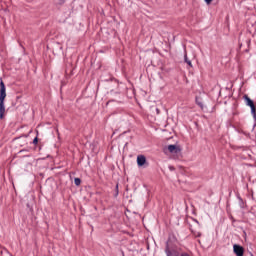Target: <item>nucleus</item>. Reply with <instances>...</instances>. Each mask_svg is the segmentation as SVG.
<instances>
[{
    "instance_id": "f257e3e1",
    "label": "nucleus",
    "mask_w": 256,
    "mask_h": 256,
    "mask_svg": "<svg viewBox=\"0 0 256 256\" xmlns=\"http://www.w3.org/2000/svg\"><path fill=\"white\" fill-rule=\"evenodd\" d=\"M5 97H7V92L5 88V83L3 80L0 81V119L5 117Z\"/></svg>"
},
{
    "instance_id": "7ed1b4c3",
    "label": "nucleus",
    "mask_w": 256,
    "mask_h": 256,
    "mask_svg": "<svg viewBox=\"0 0 256 256\" xmlns=\"http://www.w3.org/2000/svg\"><path fill=\"white\" fill-rule=\"evenodd\" d=\"M233 252L235 253L236 256H243L245 253V249L239 244H234Z\"/></svg>"
},
{
    "instance_id": "f03ea898",
    "label": "nucleus",
    "mask_w": 256,
    "mask_h": 256,
    "mask_svg": "<svg viewBox=\"0 0 256 256\" xmlns=\"http://www.w3.org/2000/svg\"><path fill=\"white\" fill-rule=\"evenodd\" d=\"M244 100L246 102V105L250 107L251 109V114L253 115V118L256 119V109H255V103H253V100L249 98V96L245 95Z\"/></svg>"
},
{
    "instance_id": "0eeeda50",
    "label": "nucleus",
    "mask_w": 256,
    "mask_h": 256,
    "mask_svg": "<svg viewBox=\"0 0 256 256\" xmlns=\"http://www.w3.org/2000/svg\"><path fill=\"white\" fill-rule=\"evenodd\" d=\"M74 183H75V185H77V186L81 185V179L75 178V179H74Z\"/></svg>"
},
{
    "instance_id": "9d476101",
    "label": "nucleus",
    "mask_w": 256,
    "mask_h": 256,
    "mask_svg": "<svg viewBox=\"0 0 256 256\" xmlns=\"http://www.w3.org/2000/svg\"><path fill=\"white\" fill-rule=\"evenodd\" d=\"M197 104H198L200 107H203V103L197 102Z\"/></svg>"
},
{
    "instance_id": "423d86ee",
    "label": "nucleus",
    "mask_w": 256,
    "mask_h": 256,
    "mask_svg": "<svg viewBox=\"0 0 256 256\" xmlns=\"http://www.w3.org/2000/svg\"><path fill=\"white\" fill-rule=\"evenodd\" d=\"M184 61H185V63H187V65H189V67H193L191 60H189V58H187V54L184 55Z\"/></svg>"
},
{
    "instance_id": "6e6552de",
    "label": "nucleus",
    "mask_w": 256,
    "mask_h": 256,
    "mask_svg": "<svg viewBox=\"0 0 256 256\" xmlns=\"http://www.w3.org/2000/svg\"><path fill=\"white\" fill-rule=\"evenodd\" d=\"M207 5H211L213 3V0H204Z\"/></svg>"
},
{
    "instance_id": "39448f33",
    "label": "nucleus",
    "mask_w": 256,
    "mask_h": 256,
    "mask_svg": "<svg viewBox=\"0 0 256 256\" xmlns=\"http://www.w3.org/2000/svg\"><path fill=\"white\" fill-rule=\"evenodd\" d=\"M147 163V158H145L144 155H138L137 156V165L138 167H143Z\"/></svg>"
},
{
    "instance_id": "1a4fd4ad",
    "label": "nucleus",
    "mask_w": 256,
    "mask_h": 256,
    "mask_svg": "<svg viewBox=\"0 0 256 256\" xmlns=\"http://www.w3.org/2000/svg\"><path fill=\"white\" fill-rule=\"evenodd\" d=\"M33 143H34L35 145H37L38 139H37V138H34Z\"/></svg>"
},
{
    "instance_id": "9b49d317",
    "label": "nucleus",
    "mask_w": 256,
    "mask_h": 256,
    "mask_svg": "<svg viewBox=\"0 0 256 256\" xmlns=\"http://www.w3.org/2000/svg\"><path fill=\"white\" fill-rule=\"evenodd\" d=\"M170 170H173V167H170Z\"/></svg>"
},
{
    "instance_id": "20e7f679",
    "label": "nucleus",
    "mask_w": 256,
    "mask_h": 256,
    "mask_svg": "<svg viewBox=\"0 0 256 256\" xmlns=\"http://www.w3.org/2000/svg\"><path fill=\"white\" fill-rule=\"evenodd\" d=\"M169 153H174L175 155L181 153V149L177 145H169L168 146Z\"/></svg>"
}]
</instances>
